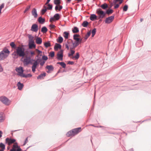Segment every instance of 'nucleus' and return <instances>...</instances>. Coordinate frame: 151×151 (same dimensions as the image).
<instances>
[{"mask_svg": "<svg viewBox=\"0 0 151 151\" xmlns=\"http://www.w3.org/2000/svg\"><path fill=\"white\" fill-rule=\"evenodd\" d=\"M24 50L25 49L24 48L20 46L18 47L16 49V53L17 56L22 57V58H23L26 55Z\"/></svg>", "mask_w": 151, "mask_h": 151, "instance_id": "1", "label": "nucleus"}, {"mask_svg": "<svg viewBox=\"0 0 151 151\" xmlns=\"http://www.w3.org/2000/svg\"><path fill=\"white\" fill-rule=\"evenodd\" d=\"M0 101L3 104L6 105H9L10 103V100L4 96H1L0 97Z\"/></svg>", "mask_w": 151, "mask_h": 151, "instance_id": "2", "label": "nucleus"}, {"mask_svg": "<svg viewBox=\"0 0 151 151\" xmlns=\"http://www.w3.org/2000/svg\"><path fill=\"white\" fill-rule=\"evenodd\" d=\"M96 13L98 14V19H102L105 16L106 13L101 8L98 9L96 10Z\"/></svg>", "mask_w": 151, "mask_h": 151, "instance_id": "3", "label": "nucleus"}, {"mask_svg": "<svg viewBox=\"0 0 151 151\" xmlns=\"http://www.w3.org/2000/svg\"><path fill=\"white\" fill-rule=\"evenodd\" d=\"M73 39L75 40L74 42H73V40L72 39H69L70 40L73 44H74L75 46H78L81 43L82 41V39L81 38H73Z\"/></svg>", "mask_w": 151, "mask_h": 151, "instance_id": "4", "label": "nucleus"}, {"mask_svg": "<svg viewBox=\"0 0 151 151\" xmlns=\"http://www.w3.org/2000/svg\"><path fill=\"white\" fill-rule=\"evenodd\" d=\"M63 50H60L57 54V59L59 60L62 61L63 57Z\"/></svg>", "mask_w": 151, "mask_h": 151, "instance_id": "5", "label": "nucleus"}, {"mask_svg": "<svg viewBox=\"0 0 151 151\" xmlns=\"http://www.w3.org/2000/svg\"><path fill=\"white\" fill-rule=\"evenodd\" d=\"M16 71L18 73V75L21 77L23 74L24 70L22 67L20 66L19 67L15 69Z\"/></svg>", "mask_w": 151, "mask_h": 151, "instance_id": "6", "label": "nucleus"}, {"mask_svg": "<svg viewBox=\"0 0 151 151\" xmlns=\"http://www.w3.org/2000/svg\"><path fill=\"white\" fill-rule=\"evenodd\" d=\"M16 141V139H12L8 137L6 138L5 139L6 143L9 145H10L11 144L14 143Z\"/></svg>", "mask_w": 151, "mask_h": 151, "instance_id": "7", "label": "nucleus"}, {"mask_svg": "<svg viewBox=\"0 0 151 151\" xmlns=\"http://www.w3.org/2000/svg\"><path fill=\"white\" fill-rule=\"evenodd\" d=\"M114 18V15H112L106 18L105 23L106 24H109L111 22Z\"/></svg>", "mask_w": 151, "mask_h": 151, "instance_id": "8", "label": "nucleus"}, {"mask_svg": "<svg viewBox=\"0 0 151 151\" xmlns=\"http://www.w3.org/2000/svg\"><path fill=\"white\" fill-rule=\"evenodd\" d=\"M81 128L80 127L72 129L73 132H72V133H73V136H74L78 134L81 131Z\"/></svg>", "mask_w": 151, "mask_h": 151, "instance_id": "9", "label": "nucleus"}, {"mask_svg": "<svg viewBox=\"0 0 151 151\" xmlns=\"http://www.w3.org/2000/svg\"><path fill=\"white\" fill-rule=\"evenodd\" d=\"M8 56V55L3 53L1 51L0 52V60H3L5 58H6Z\"/></svg>", "mask_w": 151, "mask_h": 151, "instance_id": "10", "label": "nucleus"}, {"mask_svg": "<svg viewBox=\"0 0 151 151\" xmlns=\"http://www.w3.org/2000/svg\"><path fill=\"white\" fill-rule=\"evenodd\" d=\"M38 30V26L36 24H33L31 30L33 32H37Z\"/></svg>", "mask_w": 151, "mask_h": 151, "instance_id": "11", "label": "nucleus"}, {"mask_svg": "<svg viewBox=\"0 0 151 151\" xmlns=\"http://www.w3.org/2000/svg\"><path fill=\"white\" fill-rule=\"evenodd\" d=\"M28 45L29 48L30 49H32V48H35L36 47V45L34 43V41L29 42Z\"/></svg>", "mask_w": 151, "mask_h": 151, "instance_id": "12", "label": "nucleus"}, {"mask_svg": "<svg viewBox=\"0 0 151 151\" xmlns=\"http://www.w3.org/2000/svg\"><path fill=\"white\" fill-rule=\"evenodd\" d=\"M61 45L60 44L58 43H56L54 47V49L55 50L57 51L58 49H61Z\"/></svg>", "mask_w": 151, "mask_h": 151, "instance_id": "13", "label": "nucleus"}, {"mask_svg": "<svg viewBox=\"0 0 151 151\" xmlns=\"http://www.w3.org/2000/svg\"><path fill=\"white\" fill-rule=\"evenodd\" d=\"M32 15L35 18H36L38 16L37 9L35 8H34L33 9L32 11Z\"/></svg>", "mask_w": 151, "mask_h": 151, "instance_id": "14", "label": "nucleus"}, {"mask_svg": "<svg viewBox=\"0 0 151 151\" xmlns=\"http://www.w3.org/2000/svg\"><path fill=\"white\" fill-rule=\"evenodd\" d=\"M17 85L18 89L19 90H22L24 86L23 84L22 83H21L20 81L17 83Z\"/></svg>", "mask_w": 151, "mask_h": 151, "instance_id": "15", "label": "nucleus"}, {"mask_svg": "<svg viewBox=\"0 0 151 151\" xmlns=\"http://www.w3.org/2000/svg\"><path fill=\"white\" fill-rule=\"evenodd\" d=\"M97 16L95 14H92L90 15V19L92 21H94L97 19Z\"/></svg>", "mask_w": 151, "mask_h": 151, "instance_id": "16", "label": "nucleus"}, {"mask_svg": "<svg viewBox=\"0 0 151 151\" xmlns=\"http://www.w3.org/2000/svg\"><path fill=\"white\" fill-rule=\"evenodd\" d=\"M36 42L37 44L40 45L42 42V39L41 38L37 37L36 39Z\"/></svg>", "mask_w": 151, "mask_h": 151, "instance_id": "17", "label": "nucleus"}, {"mask_svg": "<svg viewBox=\"0 0 151 151\" xmlns=\"http://www.w3.org/2000/svg\"><path fill=\"white\" fill-rule=\"evenodd\" d=\"M38 21L39 23L43 24L45 22V19L44 18H42V17L40 16L38 18Z\"/></svg>", "mask_w": 151, "mask_h": 151, "instance_id": "18", "label": "nucleus"}, {"mask_svg": "<svg viewBox=\"0 0 151 151\" xmlns=\"http://www.w3.org/2000/svg\"><path fill=\"white\" fill-rule=\"evenodd\" d=\"M46 73L45 72L43 73H41L37 77V79H43V77H45L46 76Z\"/></svg>", "mask_w": 151, "mask_h": 151, "instance_id": "19", "label": "nucleus"}, {"mask_svg": "<svg viewBox=\"0 0 151 151\" xmlns=\"http://www.w3.org/2000/svg\"><path fill=\"white\" fill-rule=\"evenodd\" d=\"M72 31L74 33H78L79 32V29L77 27H74L72 28Z\"/></svg>", "mask_w": 151, "mask_h": 151, "instance_id": "20", "label": "nucleus"}, {"mask_svg": "<svg viewBox=\"0 0 151 151\" xmlns=\"http://www.w3.org/2000/svg\"><path fill=\"white\" fill-rule=\"evenodd\" d=\"M44 45L46 48H47L48 47H50L51 46L50 41H49L44 43Z\"/></svg>", "mask_w": 151, "mask_h": 151, "instance_id": "21", "label": "nucleus"}, {"mask_svg": "<svg viewBox=\"0 0 151 151\" xmlns=\"http://www.w3.org/2000/svg\"><path fill=\"white\" fill-rule=\"evenodd\" d=\"M43 7L44 9H42L41 10V13L42 15L44 14L46 12L47 10V7L45 5L43 6Z\"/></svg>", "mask_w": 151, "mask_h": 151, "instance_id": "22", "label": "nucleus"}, {"mask_svg": "<svg viewBox=\"0 0 151 151\" xmlns=\"http://www.w3.org/2000/svg\"><path fill=\"white\" fill-rule=\"evenodd\" d=\"M100 7L103 9L105 10L108 7V5L106 3H104L101 5Z\"/></svg>", "mask_w": 151, "mask_h": 151, "instance_id": "23", "label": "nucleus"}, {"mask_svg": "<svg viewBox=\"0 0 151 151\" xmlns=\"http://www.w3.org/2000/svg\"><path fill=\"white\" fill-rule=\"evenodd\" d=\"M55 20H58L60 19V15L59 14L57 13L55 14L53 16Z\"/></svg>", "mask_w": 151, "mask_h": 151, "instance_id": "24", "label": "nucleus"}, {"mask_svg": "<svg viewBox=\"0 0 151 151\" xmlns=\"http://www.w3.org/2000/svg\"><path fill=\"white\" fill-rule=\"evenodd\" d=\"M63 37L65 39H67L68 38V36L69 35V33L66 31L64 32H63Z\"/></svg>", "mask_w": 151, "mask_h": 151, "instance_id": "25", "label": "nucleus"}, {"mask_svg": "<svg viewBox=\"0 0 151 151\" xmlns=\"http://www.w3.org/2000/svg\"><path fill=\"white\" fill-rule=\"evenodd\" d=\"M57 64L60 65L63 68H66V64L64 62H58L57 63Z\"/></svg>", "mask_w": 151, "mask_h": 151, "instance_id": "26", "label": "nucleus"}, {"mask_svg": "<svg viewBox=\"0 0 151 151\" xmlns=\"http://www.w3.org/2000/svg\"><path fill=\"white\" fill-rule=\"evenodd\" d=\"M47 29L45 26L43 27L41 29V31L43 33H46L47 31Z\"/></svg>", "mask_w": 151, "mask_h": 151, "instance_id": "27", "label": "nucleus"}, {"mask_svg": "<svg viewBox=\"0 0 151 151\" xmlns=\"http://www.w3.org/2000/svg\"><path fill=\"white\" fill-rule=\"evenodd\" d=\"M89 23L87 21H85L83 22L82 24V25L84 27H87Z\"/></svg>", "mask_w": 151, "mask_h": 151, "instance_id": "28", "label": "nucleus"}, {"mask_svg": "<svg viewBox=\"0 0 151 151\" xmlns=\"http://www.w3.org/2000/svg\"><path fill=\"white\" fill-rule=\"evenodd\" d=\"M3 53L7 54L9 55V54L10 53V51L8 49L5 48L2 51H1Z\"/></svg>", "mask_w": 151, "mask_h": 151, "instance_id": "29", "label": "nucleus"}, {"mask_svg": "<svg viewBox=\"0 0 151 151\" xmlns=\"http://www.w3.org/2000/svg\"><path fill=\"white\" fill-rule=\"evenodd\" d=\"M46 68L49 70H54V67L52 65H47L46 67Z\"/></svg>", "mask_w": 151, "mask_h": 151, "instance_id": "30", "label": "nucleus"}, {"mask_svg": "<svg viewBox=\"0 0 151 151\" xmlns=\"http://www.w3.org/2000/svg\"><path fill=\"white\" fill-rule=\"evenodd\" d=\"M114 12V11L113 10H112L111 9H109L107 10L106 11L105 13L106 14H107L108 15H109L110 14H112Z\"/></svg>", "mask_w": 151, "mask_h": 151, "instance_id": "31", "label": "nucleus"}, {"mask_svg": "<svg viewBox=\"0 0 151 151\" xmlns=\"http://www.w3.org/2000/svg\"><path fill=\"white\" fill-rule=\"evenodd\" d=\"M63 38L61 36H59L58 38V39L57 40V42H59L60 43H61L63 41Z\"/></svg>", "mask_w": 151, "mask_h": 151, "instance_id": "32", "label": "nucleus"}, {"mask_svg": "<svg viewBox=\"0 0 151 151\" xmlns=\"http://www.w3.org/2000/svg\"><path fill=\"white\" fill-rule=\"evenodd\" d=\"M10 45L12 49H15L17 48V47L14 42H11L10 44Z\"/></svg>", "mask_w": 151, "mask_h": 151, "instance_id": "33", "label": "nucleus"}, {"mask_svg": "<svg viewBox=\"0 0 151 151\" xmlns=\"http://www.w3.org/2000/svg\"><path fill=\"white\" fill-rule=\"evenodd\" d=\"M32 76V75L30 73H29L27 75H25L23 73L21 77L23 78H27L28 77H31Z\"/></svg>", "mask_w": 151, "mask_h": 151, "instance_id": "34", "label": "nucleus"}, {"mask_svg": "<svg viewBox=\"0 0 151 151\" xmlns=\"http://www.w3.org/2000/svg\"><path fill=\"white\" fill-rule=\"evenodd\" d=\"M61 0H54V3L56 5H58L61 4Z\"/></svg>", "mask_w": 151, "mask_h": 151, "instance_id": "35", "label": "nucleus"}, {"mask_svg": "<svg viewBox=\"0 0 151 151\" xmlns=\"http://www.w3.org/2000/svg\"><path fill=\"white\" fill-rule=\"evenodd\" d=\"M73 132L72 130H70L68 131L66 134L67 136V137H70L71 136L73 135V133H72Z\"/></svg>", "mask_w": 151, "mask_h": 151, "instance_id": "36", "label": "nucleus"}, {"mask_svg": "<svg viewBox=\"0 0 151 151\" xmlns=\"http://www.w3.org/2000/svg\"><path fill=\"white\" fill-rule=\"evenodd\" d=\"M79 54L78 52H77L76 54V55H75V56H73L72 58V59L75 58L76 60H78L79 58Z\"/></svg>", "mask_w": 151, "mask_h": 151, "instance_id": "37", "label": "nucleus"}, {"mask_svg": "<svg viewBox=\"0 0 151 151\" xmlns=\"http://www.w3.org/2000/svg\"><path fill=\"white\" fill-rule=\"evenodd\" d=\"M70 53L68 54V55L69 57H70L71 56L73 55L75 52V51L73 50H70Z\"/></svg>", "mask_w": 151, "mask_h": 151, "instance_id": "38", "label": "nucleus"}, {"mask_svg": "<svg viewBox=\"0 0 151 151\" xmlns=\"http://www.w3.org/2000/svg\"><path fill=\"white\" fill-rule=\"evenodd\" d=\"M35 62L33 63V65L32 66V67L36 68L37 65H38L39 63L37 62V60H35L34 61Z\"/></svg>", "mask_w": 151, "mask_h": 151, "instance_id": "39", "label": "nucleus"}, {"mask_svg": "<svg viewBox=\"0 0 151 151\" xmlns=\"http://www.w3.org/2000/svg\"><path fill=\"white\" fill-rule=\"evenodd\" d=\"M96 29L95 28H94L93 29L91 33H92V37H93L96 34Z\"/></svg>", "mask_w": 151, "mask_h": 151, "instance_id": "40", "label": "nucleus"}, {"mask_svg": "<svg viewBox=\"0 0 151 151\" xmlns=\"http://www.w3.org/2000/svg\"><path fill=\"white\" fill-rule=\"evenodd\" d=\"M91 34V31L87 32V34L86 35L84 39L85 40H87L88 37Z\"/></svg>", "mask_w": 151, "mask_h": 151, "instance_id": "41", "label": "nucleus"}, {"mask_svg": "<svg viewBox=\"0 0 151 151\" xmlns=\"http://www.w3.org/2000/svg\"><path fill=\"white\" fill-rule=\"evenodd\" d=\"M24 62L25 63L26 65H28L29 64V63H31L30 60H27V59L25 58L24 60Z\"/></svg>", "mask_w": 151, "mask_h": 151, "instance_id": "42", "label": "nucleus"}, {"mask_svg": "<svg viewBox=\"0 0 151 151\" xmlns=\"http://www.w3.org/2000/svg\"><path fill=\"white\" fill-rule=\"evenodd\" d=\"M0 148L1 150H4L5 149V146L4 144L2 142L0 143Z\"/></svg>", "mask_w": 151, "mask_h": 151, "instance_id": "43", "label": "nucleus"}, {"mask_svg": "<svg viewBox=\"0 0 151 151\" xmlns=\"http://www.w3.org/2000/svg\"><path fill=\"white\" fill-rule=\"evenodd\" d=\"M13 147L12 148H14L16 149V148H18L20 147L18 145L17 143V142H16L15 143V144L13 145Z\"/></svg>", "mask_w": 151, "mask_h": 151, "instance_id": "44", "label": "nucleus"}, {"mask_svg": "<svg viewBox=\"0 0 151 151\" xmlns=\"http://www.w3.org/2000/svg\"><path fill=\"white\" fill-rule=\"evenodd\" d=\"M29 42H31V41H34L33 40L34 37L32 36L31 35H29Z\"/></svg>", "mask_w": 151, "mask_h": 151, "instance_id": "45", "label": "nucleus"}, {"mask_svg": "<svg viewBox=\"0 0 151 151\" xmlns=\"http://www.w3.org/2000/svg\"><path fill=\"white\" fill-rule=\"evenodd\" d=\"M128 8V6L127 5H125L123 7V11L124 12H126L127 11Z\"/></svg>", "mask_w": 151, "mask_h": 151, "instance_id": "46", "label": "nucleus"}, {"mask_svg": "<svg viewBox=\"0 0 151 151\" xmlns=\"http://www.w3.org/2000/svg\"><path fill=\"white\" fill-rule=\"evenodd\" d=\"M48 7L47 8V9L49 10H51L52 9V4H48L47 5Z\"/></svg>", "mask_w": 151, "mask_h": 151, "instance_id": "47", "label": "nucleus"}, {"mask_svg": "<svg viewBox=\"0 0 151 151\" xmlns=\"http://www.w3.org/2000/svg\"><path fill=\"white\" fill-rule=\"evenodd\" d=\"M11 151H22V149L20 147L18 148L17 149L14 148H12L11 149Z\"/></svg>", "mask_w": 151, "mask_h": 151, "instance_id": "48", "label": "nucleus"}, {"mask_svg": "<svg viewBox=\"0 0 151 151\" xmlns=\"http://www.w3.org/2000/svg\"><path fill=\"white\" fill-rule=\"evenodd\" d=\"M12 55H14V56L13 57V58L14 59H17L18 57V56L17 55V54L16 53V52L15 51H14V52L12 53Z\"/></svg>", "mask_w": 151, "mask_h": 151, "instance_id": "49", "label": "nucleus"}, {"mask_svg": "<svg viewBox=\"0 0 151 151\" xmlns=\"http://www.w3.org/2000/svg\"><path fill=\"white\" fill-rule=\"evenodd\" d=\"M55 52L54 51L51 52L49 55V56H50L51 57L53 58L54 56Z\"/></svg>", "mask_w": 151, "mask_h": 151, "instance_id": "50", "label": "nucleus"}, {"mask_svg": "<svg viewBox=\"0 0 151 151\" xmlns=\"http://www.w3.org/2000/svg\"><path fill=\"white\" fill-rule=\"evenodd\" d=\"M42 59L43 60H44L43 61H45L47 60L48 59V58L47 56L44 55L42 56Z\"/></svg>", "mask_w": 151, "mask_h": 151, "instance_id": "51", "label": "nucleus"}, {"mask_svg": "<svg viewBox=\"0 0 151 151\" xmlns=\"http://www.w3.org/2000/svg\"><path fill=\"white\" fill-rule=\"evenodd\" d=\"M80 36L79 35V34H75L74 35H73V38H79V37H80Z\"/></svg>", "mask_w": 151, "mask_h": 151, "instance_id": "52", "label": "nucleus"}, {"mask_svg": "<svg viewBox=\"0 0 151 151\" xmlns=\"http://www.w3.org/2000/svg\"><path fill=\"white\" fill-rule=\"evenodd\" d=\"M4 120L2 115L0 114V122H2Z\"/></svg>", "mask_w": 151, "mask_h": 151, "instance_id": "53", "label": "nucleus"}, {"mask_svg": "<svg viewBox=\"0 0 151 151\" xmlns=\"http://www.w3.org/2000/svg\"><path fill=\"white\" fill-rule=\"evenodd\" d=\"M74 63L73 61H69L68 62V64L69 65H73Z\"/></svg>", "mask_w": 151, "mask_h": 151, "instance_id": "54", "label": "nucleus"}, {"mask_svg": "<svg viewBox=\"0 0 151 151\" xmlns=\"http://www.w3.org/2000/svg\"><path fill=\"white\" fill-rule=\"evenodd\" d=\"M59 8V11H60L61 9L63 8V6L61 5H60V4L58 5Z\"/></svg>", "mask_w": 151, "mask_h": 151, "instance_id": "55", "label": "nucleus"}, {"mask_svg": "<svg viewBox=\"0 0 151 151\" xmlns=\"http://www.w3.org/2000/svg\"><path fill=\"white\" fill-rule=\"evenodd\" d=\"M73 46H71L70 48V50H73V49H74L77 46H75V45L74 44H73Z\"/></svg>", "mask_w": 151, "mask_h": 151, "instance_id": "56", "label": "nucleus"}, {"mask_svg": "<svg viewBox=\"0 0 151 151\" xmlns=\"http://www.w3.org/2000/svg\"><path fill=\"white\" fill-rule=\"evenodd\" d=\"M28 137H27L26 138L25 141H24V143L23 145L24 146L25 145L26 143L28 142Z\"/></svg>", "mask_w": 151, "mask_h": 151, "instance_id": "57", "label": "nucleus"}, {"mask_svg": "<svg viewBox=\"0 0 151 151\" xmlns=\"http://www.w3.org/2000/svg\"><path fill=\"white\" fill-rule=\"evenodd\" d=\"M50 29H53L54 28L55 26L54 24H50L49 26Z\"/></svg>", "mask_w": 151, "mask_h": 151, "instance_id": "58", "label": "nucleus"}, {"mask_svg": "<svg viewBox=\"0 0 151 151\" xmlns=\"http://www.w3.org/2000/svg\"><path fill=\"white\" fill-rule=\"evenodd\" d=\"M115 6H114V9H117L118 8L119 6V4H115Z\"/></svg>", "mask_w": 151, "mask_h": 151, "instance_id": "59", "label": "nucleus"}, {"mask_svg": "<svg viewBox=\"0 0 151 151\" xmlns=\"http://www.w3.org/2000/svg\"><path fill=\"white\" fill-rule=\"evenodd\" d=\"M55 20L54 17H51L50 18V22H52V21H55Z\"/></svg>", "mask_w": 151, "mask_h": 151, "instance_id": "60", "label": "nucleus"}, {"mask_svg": "<svg viewBox=\"0 0 151 151\" xmlns=\"http://www.w3.org/2000/svg\"><path fill=\"white\" fill-rule=\"evenodd\" d=\"M31 6L30 5L28 6L25 9V10L27 11H28L30 9Z\"/></svg>", "mask_w": 151, "mask_h": 151, "instance_id": "61", "label": "nucleus"}, {"mask_svg": "<svg viewBox=\"0 0 151 151\" xmlns=\"http://www.w3.org/2000/svg\"><path fill=\"white\" fill-rule=\"evenodd\" d=\"M45 63V61H43L40 63V65L41 66H43L44 65V64Z\"/></svg>", "mask_w": 151, "mask_h": 151, "instance_id": "62", "label": "nucleus"}, {"mask_svg": "<svg viewBox=\"0 0 151 151\" xmlns=\"http://www.w3.org/2000/svg\"><path fill=\"white\" fill-rule=\"evenodd\" d=\"M50 0H47V1L45 4V5H46L47 6V5L49 4V3L50 1Z\"/></svg>", "mask_w": 151, "mask_h": 151, "instance_id": "63", "label": "nucleus"}, {"mask_svg": "<svg viewBox=\"0 0 151 151\" xmlns=\"http://www.w3.org/2000/svg\"><path fill=\"white\" fill-rule=\"evenodd\" d=\"M4 4H1V6H0V9H1L4 7Z\"/></svg>", "mask_w": 151, "mask_h": 151, "instance_id": "64", "label": "nucleus"}]
</instances>
